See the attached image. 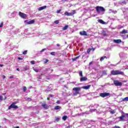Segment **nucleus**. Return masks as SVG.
Instances as JSON below:
<instances>
[{
  "mask_svg": "<svg viewBox=\"0 0 128 128\" xmlns=\"http://www.w3.org/2000/svg\"><path fill=\"white\" fill-rule=\"evenodd\" d=\"M110 74L112 76H118V74L124 76V73L123 72L120 71V70H112Z\"/></svg>",
  "mask_w": 128,
  "mask_h": 128,
  "instance_id": "nucleus-1",
  "label": "nucleus"
},
{
  "mask_svg": "<svg viewBox=\"0 0 128 128\" xmlns=\"http://www.w3.org/2000/svg\"><path fill=\"white\" fill-rule=\"evenodd\" d=\"M96 10L98 14H100V12H106V9L102 6H97L96 8Z\"/></svg>",
  "mask_w": 128,
  "mask_h": 128,
  "instance_id": "nucleus-2",
  "label": "nucleus"
},
{
  "mask_svg": "<svg viewBox=\"0 0 128 128\" xmlns=\"http://www.w3.org/2000/svg\"><path fill=\"white\" fill-rule=\"evenodd\" d=\"M16 102H13L12 104L9 106L8 108V110H12V108H14V109H18V106L16 105Z\"/></svg>",
  "mask_w": 128,
  "mask_h": 128,
  "instance_id": "nucleus-3",
  "label": "nucleus"
},
{
  "mask_svg": "<svg viewBox=\"0 0 128 128\" xmlns=\"http://www.w3.org/2000/svg\"><path fill=\"white\" fill-rule=\"evenodd\" d=\"M73 90H74V96H78V94H80V87H76L73 88Z\"/></svg>",
  "mask_w": 128,
  "mask_h": 128,
  "instance_id": "nucleus-4",
  "label": "nucleus"
},
{
  "mask_svg": "<svg viewBox=\"0 0 128 128\" xmlns=\"http://www.w3.org/2000/svg\"><path fill=\"white\" fill-rule=\"evenodd\" d=\"M114 84L117 86H122V82H120L118 80H114Z\"/></svg>",
  "mask_w": 128,
  "mask_h": 128,
  "instance_id": "nucleus-5",
  "label": "nucleus"
},
{
  "mask_svg": "<svg viewBox=\"0 0 128 128\" xmlns=\"http://www.w3.org/2000/svg\"><path fill=\"white\" fill-rule=\"evenodd\" d=\"M100 96L101 98H106V96H110V93L108 92H104V93H100Z\"/></svg>",
  "mask_w": 128,
  "mask_h": 128,
  "instance_id": "nucleus-6",
  "label": "nucleus"
},
{
  "mask_svg": "<svg viewBox=\"0 0 128 128\" xmlns=\"http://www.w3.org/2000/svg\"><path fill=\"white\" fill-rule=\"evenodd\" d=\"M18 14L22 18H26V14L24 13H22L21 12H20Z\"/></svg>",
  "mask_w": 128,
  "mask_h": 128,
  "instance_id": "nucleus-7",
  "label": "nucleus"
},
{
  "mask_svg": "<svg viewBox=\"0 0 128 128\" xmlns=\"http://www.w3.org/2000/svg\"><path fill=\"white\" fill-rule=\"evenodd\" d=\"M74 14H76V10H73L71 12L68 13V12H66L64 13V14H66V16H74Z\"/></svg>",
  "mask_w": 128,
  "mask_h": 128,
  "instance_id": "nucleus-8",
  "label": "nucleus"
},
{
  "mask_svg": "<svg viewBox=\"0 0 128 128\" xmlns=\"http://www.w3.org/2000/svg\"><path fill=\"white\" fill-rule=\"evenodd\" d=\"M41 106L42 108H44L45 110H48L50 108L48 105L46 104H42Z\"/></svg>",
  "mask_w": 128,
  "mask_h": 128,
  "instance_id": "nucleus-9",
  "label": "nucleus"
},
{
  "mask_svg": "<svg viewBox=\"0 0 128 128\" xmlns=\"http://www.w3.org/2000/svg\"><path fill=\"white\" fill-rule=\"evenodd\" d=\"M80 36H88V34L86 33V32L84 30L82 31V32H80Z\"/></svg>",
  "mask_w": 128,
  "mask_h": 128,
  "instance_id": "nucleus-10",
  "label": "nucleus"
},
{
  "mask_svg": "<svg viewBox=\"0 0 128 128\" xmlns=\"http://www.w3.org/2000/svg\"><path fill=\"white\" fill-rule=\"evenodd\" d=\"M119 4H121V6H123L124 4H126V0L120 1L119 2Z\"/></svg>",
  "mask_w": 128,
  "mask_h": 128,
  "instance_id": "nucleus-11",
  "label": "nucleus"
},
{
  "mask_svg": "<svg viewBox=\"0 0 128 128\" xmlns=\"http://www.w3.org/2000/svg\"><path fill=\"white\" fill-rule=\"evenodd\" d=\"M125 116H126L124 115H122V116H120L118 118H119L120 120L124 122V118Z\"/></svg>",
  "mask_w": 128,
  "mask_h": 128,
  "instance_id": "nucleus-12",
  "label": "nucleus"
},
{
  "mask_svg": "<svg viewBox=\"0 0 128 128\" xmlns=\"http://www.w3.org/2000/svg\"><path fill=\"white\" fill-rule=\"evenodd\" d=\"M45 8H46V6H41L38 8V10H39V12H40V10H44Z\"/></svg>",
  "mask_w": 128,
  "mask_h": 128,
  "instance_id": "nucleus-13",
  "label": "nucleus"
},
{
  "mask_svg": "<svg viewBox=\"0 0 128 128\" xmlns=\"http://www.w3.org/2000/svg\"><path fill=\"white\" fill-rule=\"evenodd\" d=\"M34 22V20H32L26 22V24H32Z\"/></svg>",
  "mask_w": 128,
  "mask_h": 128,
  "instance_id": "nucleus-14",
  "label": "nucleus"
},
{
  "mask_svg": "<svg viewBox=\"0 0 128 128\" xmlns=\"http://www.w3.org/2000/svg\"><path fill=\"white\" fill-rule=\"evenodd\" d=\"M114 42H116V44H120L122 42V40H114Z\"/></svg>",
  "mask_w": 128,
  "mask_h": 128,
  "instance_id": "nucleus-15",
  "label": "nucleus"
},
{
  "mask_svg": "<svg viewBox=\"0 0 128 128\" xmlns=\"http://www.w3.org/2000/svg\"><path fill=\"white\" fill-rule=\"evenodd\" d=\"M88 80V78L86 77H82L80 78V82H84Z\"/></svg>",
  "mask_w": 128,
  "mask_h": 128,
  "instance_id": "nucleus-16",
  "label": "nucleus"
},
{
  "mask_svg": "<svg viewBox=\"0 0 128 128\" xmlns=\"http://www.w3.org/2000/svg\"><path fill=\"white\" fill-rule=\"evenodd\" d=\"M90 88V85H88L87 86H84L82 87V88H84V90H88Z\"/></svg>",
  "mask_w": 128,
  "mask_h": 128,
  "instance_id": "nucleus-17",
  "label": "nucleus"
},
{
  "mask_svg": "<svg viewBox=\"0 0 128 128\" xmlns=\"http://www.w3.org/2000/svg\"><path fill=\"white\" fill-rule=\"evenodd\" d=\"M62 108V107H60V106H56L54 107V110H60V108Z\"/></svg>",
  "mask_w": 128,
  "mask_h": 128,
  "instance_id": "nucleus-18",
  "label": "nucleus"
},
{
  "mask_svg": "<svg viewBox=\"0 0 128 128\" xmlns=\"http://www.w3.org/2000/svg\"><path fill=\"white\" fill-rule=\"evenodd\" d=\"M30 70V68L28 67H24L22 68V71L23 72H26V70Z\"/></svg>",
  "mask_w": 128,
  "mask_h": 128,
  "instance_id": "nucleus-19",
  "label": "nucleus"
},
{
  "mask_svg": "<svg viewBox=\"0 0 128 128\" xmlns=\"http://www.w3.org/2000/svg\"><path fill=\"white\" fill-rule=\"evenodd\" d=\"M98 22L100 24H106V22H104V20H98Z\"/></svg>",
  "mask_w": 128,
  "mask_h": 128,
  "instance_id": "nucleus-20",
  "label": "nucleus"
},
{
  "mask_svg": "<svg viewBox=\"0 0 128 128\" xmlns=\"http://www.w3.org/2000/svg\"><path fill=\"white\" fill-rule=\"evenodd\" d=\"M104 58H107L106 56L101 57V58L100 59V62H102V60H104Z\"/></svg>",
  "mask_w": 128,
  "mask_h": 128,
  "instance_id": "nucleus-21",
  "label": "nucleus"
},
{
  "mask_svg": "<svg viewBox=\"0 0 128 128\" xmlns=\"http://www.w3.org/2000/svg\"><path fill=\"white\" fill-rule=\"evenodd\" d=\"M122 34H128V30H124L122 32Z\"/></svg>",
  "mask_w": 128,
  "mask_h": 128,
  "instance_id": "nucleus-22",
  "label": "nucleus"
},
{
  "mask_svg": "<svg viewBox=\"0 0 128 128\" xmlns=\"http://www.w3.org/2000/svg\"><path fill=\"white\" fill-rule=\"evenodd\" d=\"M123 102H128V97H126L122 100Z\"/></svg>",
  "mask_w": 128,
  "mask_h": 128,
  "instance_id": "nucleus-23",
  "label": "nucleus"
},
{
  "mask_svg": "<svg viewBox=\"0 0 128 128\" xmlns=\"http://www.w3.org/2000/svg\"><path fill=\"white\" fill-rule=\"evenodd\" d=\"M59 23L60 21H58V20H56L54 22V24H58Z\"/></svg>",
  "mask_w": 128,
  "mask_h": 128,
  "instance_id": "nucleus-24",
  "label": "nucleus"
},
{
  "mask_svg": "<svg viewBox=\"0 0 128 128\" xmlns=\"http://www.w3.org/2000/svg\"><path fill=\"white\" fill-rule=\"evenodd\" d=\"M79 56H77L75 58H72V60L73 62H75V60H78V58Z\"/></svg>",
  "mask_w": 128,
  "mask_h": 128,
  "instance_id": "nucleus-25",
  "label": "nucleus"
},
{
  "mask_svg": "<svg viewBox=\"0 0 128 128\" xmlns=\"http://www.w3.org/2000/svg\"><path fill=\"white\" fill-rule=\"evenodd\" d=\"M26 86H24L23 87V92H26Z\"/></svg>",
  "mask_w": 128,
  "mask_h": 128,
  "instance_id": "nucleus-26",
  "label": "nucleus"
},
{
  "mask_svg": "<svg viewBox=\"0 0 128 128\" xmlns=\"http://www.w3.org/2000/svg\"><path fill=\"white\" fill-rule=\"evenodd\" d=\"M44 50H46V48L42 49V50L40 51V52H44Z\"/></svg>",
  "mask_w": 128,
  "mask_h": 128,
  "instance_id": "nucleus-27",
  "label": "nucleus"
},
{
  "mask_svg": "<svg viewBox=\"0 0 128 128\" xmlns=\"http://www.w3.org/2000/svg\"><path fill=\"white\" fill-rule=\"evenodd\" d=\"M30 62L32 64H36V62L34 60H32Z\"/></svg>",
  "mask_w": 128,
  "mask_h": 128,
  "instance_id": "nucleus-28",
  "label": "nucleus"
},
{
  "mask_svg": "<svg viewBox=\"0 0 128 128\" xmlns=\"http://www.w3.org/2000/svg\"><path fill=\"white\" fill-rule=\"evenodd\" d=\"M79 75L80 76H82V71H80V72H79Z\"/></svg>",
  "mask_w": 128,
  "mask_h": 128,
  "instance_id": "nucleus-29",
  "label": "nucleus"
},
{
  "mask_svg": "<svg viewBox=\"0 0 128 128\" xmlns=\"http://www.w3.org/2000/svg\"><path fill=\"white\" fill-rule=\"evenodd\" d=\"M23 54H28V50H24L23 52H22Z\"/></svg>",
  "mask_w": 128,
  "mask_h": 128,
  "instance_id": "nucleus-30",
  "label": "nucleus"
},
{
  "mask_svg": "<svg viewBox=\"0 0 128 128\" xmlns=\"http://www.w3.org/2000/svg\"><path fill=\"white\" fill-rule=\"evenodd\" d=\"M34 70V72H38V69H36V68H34L33 69Z\"/></svg>",
  "mask_w": 128,
  "mask_h": 128,
  "instance_id": "nucleus-31",
  "label": "nucleus"
},
{
  "mask_svg": "<svg viewBox=\"0 0 128 128\" xmlns=\"http://www.w3.org/2000/svg\"><path fill=\"white\" fill-rule=\"evenodd\" d=\"M2 26H4V22H2L0 24V28H2Z\"/></svg>",
  "mask_w": 128,
  "mask_h": 128,
  "instance_id": "nucleus-32",
  "label": "nucleus"
},
{
  "mask_svg": "<svg viewBox=\"0 0 128 128\" xmlns=\"http://www.w3.org/2000/svg\"><path fill=\"white\" fill-rule=\"evenodd\" d=\"M55 54H56L55 52H50V54H52V56H56Z\"/></svg>",
  "mask_w": 128,
  "mask_h": 128,
  "instance_id": "nucleus-33",
  "label": "nucleus"
},
{
  "mask_svg": "<svg viewBox=\"0 0 128 128\" xmlns=\"http://www.w3.org/2000/svg\"><path fill=\"white\" fill-rule=\"evenodd\" d=\"M90 50H92V49H90V48L88 49V51H87V52L88 54H90Z\"/></svg>",
  "mask_w": 128,
  "mask_h": 128,
  "instance_id": "nucleus-34",
  "label": "nucleus"
},
{
  "mask_svg": "<svg viewBox=\"0 0 128 128\" xmlns=\"http://www.w3.org/2000/svg\"><path fill=\"white\" fill-rule=\"evenodd\" d=\"M60 118H56V122H60Z\"/></svg>",
  "mask_w": 128,
  "mask_h": 128,
  "instance_id": "nucleus-35",
  "label": "nucleus"
},
{
  "mask_svg": "<svg viewBox=\"0 0 128 128\" xmlns=\"http://www.w3.org/2000/svg\"><path fill=\"white\" fill-rule=\"evenodd\" d=\"M110 114H115L114 110L110 111Z\"/></svg>",
  "mask_w": 128,
  "mask_h": 128,
  "instance_id": "nucleus-36",
  "label": "nucleus"
},
{
  "mask_svg": "<svg viewBox=\"0 0 128 128\" xmlns=\"http://www.w3.org/2000/svg\"><path fill=\"white\" fill-rule=\"evenodd\" d=\"M68 26H64V30H68Z\"/></svg>",
  "mask_w": 128,
  "mask_h": 128,
  "instance_id": "nucleus-37",
  "label": "nucleus"
},
{
  "mask_svg": "<svg viewBox=\"0 0 128 128\" xmlns=\"http://www.w3.org/2000/svg\"><path fill=\"white\" fill-rule=\"evenodd\" d=\"M18 60H22L23 58L20 57H18Z\"/></svg>",
  "mask_w": 128,
  "mask_h": 128,
  "instance_id": "nucleus-38",
  "label": "nucleus"
},
{
  "mask_svg": "<svg viewBox=\"0 0 128 128\" xmlns=\"http://www.w3.org/2000/svg\"><path fill=\"white\" fill-rule=\"evenodd\" d=\"M48 62V60L46 59L45 61L44 62V64H46Z\"/></svg>",
  "mask_w": 128,
  "mask_h": 128,
  "instance_id": "nucleus-39",
  "label": "nucleus"
},
{
  "mask_svg": "<svg viewBox=\"0 0 128 128\" xmlns=\"http://www.w3.org/2000/svg\"><path fill=\"white\" fill-rule=\"evenodd\" d=\"M120 128V126H114L113 128Z\"/></svg>",
  "mask_w": 128,
  "mask_h": 128,
  "instance_id": "nucleus-40",
  "label": "nucleus"
},
{
  "mask_svg": "<svg viewBox=\"0 0 128 128\" xmlns=\"http://www.w3.org/2000/svg\"><path fill=\"white\" fill-rule=\"evenodd\" d=\"M2 78L3 80H4V78H6V76L2 75Z\"/></svg>",
  "mask_w": 128,
  "mask_h": 128,
  "instance_id": "nucleus-41",
  "label": "nucleus"
},
{
  "mask_svg": "<svg viewBox=\"0 0 128 128\" xmlns=\"http://www.w3.org/2000/svg\"><path fill=\"white\" fill-rule=\"evenodd\" d=\"M0 100H2V96L0 95Z\"/></svg>",
  "mask_w": 128,
  "mask_h": 128,
  "instance_id": "nucleus-42",
  "label": "nucleus"
},
{
  "mask_svg": "<svg viewBox=\"0 0 128 128\" xmlns=\"http://www.w3.org/2000/svg\"><path fill=\"white\" fill-rule=\"evenodd\" d=\"M14 78V76H12L9 77V78Z\"/></svg>",
  "mask_w": 128,
  "mask_h": 128,
  "instance_id": "nucleus-43",
  "label": "nucleus"
},
{
  "mask_svg": "<svg viewBox=\"0 0 128 128\" xmlns=\"http://www.w3.org/2000/svg\"><path fill=\"white\" fill-rule=\"evenodd\" d=\"M60 10L56 11V14H60Z\"/></svg>",
  "mask_w": 128,
  "mask_h": 128,
  "instance_id": "nucleus-44",
  "label": "nucleus"
},
{
  "mask_svg": "<svg viewBox=\"0 0 128 128\" xmlns=\"http://www.w3.org/2000/svg\"><path fill=\"white\" fill-rule=\"evenodd\" d=\"M66 118H68V116H64V120H66Z\"/></svg>",
  "mask_w": 128,
  "mask_h": 128,
  "instance_id": "nucleus-45",
  "label": "nucleus"
},
{
  "mask_svg": "<svg viewBox=\"0 0 128 128\" xmlns=\"http://www.w3.org/2000/svg\"><path fill=\"white\" fill-rule=\"evenodd\" d=\"M49 96H50V98H52V96H54L52 95V94H50Z\"/></svg>",
  "mask_w": 128,
  "mask_h": 128,
  "instance_id": "nucleus-46",
  "label": "nucleus"
},
{
  "mask_svg": "<svg viewBox=\"0 0 128 128\" xmlns=\"http://www.w3.org/2000/svg\"><path fill=\"white\" fill-rule=\"evenodd\" d=\"M2 66H4V64H0V68H2Z\"/></svg>",
  "mask_w": 128,
  "mask_h": 128,
  "instance_id": "nucleus-47",
  "label": "nucleus"
},
{
  "mask_svg": "<svg viewBox=\"0 0 128 128\" xmlns=\"http://www.w3.org/2000/svg\"><path fill=\"white\" fill-rule=\"evenodd\" d=\"M66 128H70V126H66Z\"/></svg>",
  "mask_w": 128,
  "mask_h": 128,
  "instance_id": "nucleus-48",
  "label": "nucleus"
},
{
  "mask_svg": "<svg viewBox=\"0 0 128 128\" xmlns=\"http://www.w3.org/2000/svg\"><path fill=\"white\" fill-rule=\"evenodd\" d=\"M56 46H60V44H56Z\"/></svg>",
  "mask_w": 128,
  "mask_h": 128,
  "instance_id": "nucleus-49",
  "label": "nucleus"
},
{
  "mask_svg": "<svg viewBox=\"0 0 128 128\" xmlns=\"http://www.w3.org/2000/svg\"><path fill=\"white\" fill-rule=\"evenodd\" d=\"M16 70H18V72H20V68H16Z\"/></svg>",
  "mask_w": 128,
  "mask_h": 128,
  "instance_id": "nucleus-50",
  "label": "nucleus"
},
{
  "mask_svg": "<svg viewBox=\"0 0 128 128\" xmlns=\"http://www.w3.org/2000/svg\"><path fill=\"white\" fill-rule=\"evenodd\" d=\"M62 118V120H64V116H63Z\"/></svg>",
  "mask_w": 128,
  "mask_h": 128,
  "instance_id": "nucleus-51",
  "label": "nucleus"
},
{
  "mask_svg": "<svg viewBox=\"0 0 128 128\" xmlns=\"http://www.w3.org/2000/svg\"><path fill=\"white\" fill-rule=\"evenodd\" d=\"M14 128H20V126H15V127H14Z\"/></svg>",
  "mask_w": 128,
  "mask_h": 128,
  "instance_id": "nucleus-52",
  "label": "nucleus"
},
{
  "mask_svg": "<svg viewBox=\"0 0 128 128\" xmlns=\"http://www.w3.org/2000/svg\"><path fill=\"white\" fill-rule=\"evenodd\" d=\"M104 74H106V71L104 70Z\"/></svg>",
  "mask_w": 128,
  "mask_h": 128,
  "instance_id": "nucleus-53",
  "label": "nucleus"
},
{
  "mask_svg": "<svg viewBox=\"0 0 128 128\" xmlns=\"http://www.w3.org/2000/svg\"><path fill=\"white\" fill-rule=\"evenodd\" d=\"M56 104H60V100H58Z\"/></svg>",
  "mask_w": 128,
  "mask_h": 128,
  "instance_id": "nucleus-54",
  "label": "nucleus"
},
{
  "mask_svg": "<svg viewBox=\"0 0 128 128\" xmlns=\"http://www.w3.org/2000/svg\"><path fill=\"white\" fill-rule=\"evenodd\" d=\"M92 64V62H90V64H89V66H90V64Z\"/></svg>",
  "mask_w": 128,
  "mask_h": 128,
  "instance_id": "nucleus-55",
  "label": "nucleus"
},
{
  "mask_svg": "<svg viewBox=\"0 0 128 128\" xmlns=\"http://www.w3.org/2000/svg\"><path fill=\"white\" fill-rule=\"evenodd\" d=\"M47 100H50V98H47Z\"/></svg>",
  "mask_w": 128,
  "mask_h": 128,
  "instance_id": "nucleus-56",
  "label": "nucleus"
},
{
  "mask_svg": "<svg viewBox=\"0 0 128 128\" xmlns=\"http://www.w3.org/2000/svg\"><path fill=\"white\" fill-rule=\"evenodd\" d=\"M28 22V20H26L24 21V22Z\"/></svg>",
  "mask_w": 128,
  "mask_h": 128,
  "instance_id": "nucleus-57",
  "label": "nucleus"
},
{
  "mask_svg": "<svg viewBox=\"0 0 128 128\" xmlns=\"http://www.w3.org/2000/svg\"><path fill=\"white\" fill-rule=\"evenodd\" d=\"M6 98V97H5V100Z\"/></svg>",
  "mask_w": 128,
  "mask_h": 128,
  "instance_id": "nucleus-58",
  "label": "nucleus"
},
{
  "mask_svg": "<svg viewBox=\"0 0 128 128\" xmlns=\"http://www.w3.org/2000/svg\"><path fill=\"white\" fill-rule=\"evenodd\" d=\"M0 128H2V126H0Z\"/></svg>",
  "mask_w": 128,
  "mask_h": 128,
  "instance_id": "nucleus-59",
  "label": "nucleus"
},
{
  "mask_svg": "<svg viewBox=\"0 0 128 128\" xmlns=\"http://www.w3.org/2000/svg\"><path fill=\"white\" fill-rule=\"evenodd\" d=\"M63 30H64V28H63Z\"/></svg>",
  "mask_w": 128,
  "mask_h": 128,
  "instance_id": "nucleus-60",
  "label": "nucleus"
},
{
  "mask_svg": "<svg viewBox=\"0 0 128 128\" xmlns=\"http://www.w3.org/2000/svg\"><path fill=\"white\" fill-rule=\"evenodd\" d=\"M41 76H42V74H41Z\"/></svg>",
  "mask_w": 128,
  "mask_h": 128,
  "instance_id": "nucleus-61",
  "label": "nucleus"
},
{
  "mask_svg": "<svg viewBox=\"0 0 128 128\" xmlns=\"http://www.w3.org/2000/svg\"><path fill=\"white\" fill-rule=\"evenodd\" d=\"M127 38H128V35L127 36Z\"/></svg>",
  "mask_w": 128,
  "mask_h": 128,
  "instance_id": "nucleus-62",
  "label": "nucleus"
},
{
  "mask_svg": "<svg viewBox=\"0 0 128 128\" xmlns=\"http://www.w3.org/2000/svg\"><path fill=\"white\" fill-rule=\"evenodd\" d=\"M66 0H65V1H66Z\"/></svg>",
  "mask_w": 128,
  "mask_h": 128,
  "instance_id": "nucleus-63",
  "label": "nucleus"
},
{
  "mask_svg": "<svg viewBox=\"0 0 128 128\" xmlns=\"http://www.w3.org/2000/svg\"><path fill=\"white\" fill-rule=\"evenodd\" d=\"M127 2H128V0H127Z\"/></svg>",
  "mask_w": 128,
  "mask_h": 128,
  "instance_id": "nucleus-64",
  "label": "nucleus"
}]
</instances>
